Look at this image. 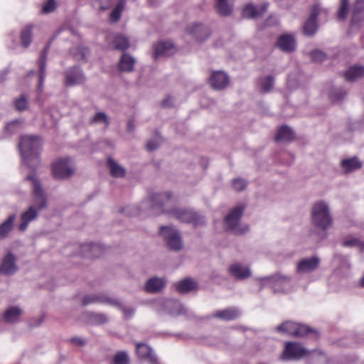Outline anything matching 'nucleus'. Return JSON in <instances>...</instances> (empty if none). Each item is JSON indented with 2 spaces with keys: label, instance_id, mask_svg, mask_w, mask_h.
<instances>
[{
  "label": "nucleus",
  "instance_id": "1",
  "mask_svg": "<svg viewBox=\"0 0 364 364\" xmlns=\"http://www.w3.org/2000/svg\"><path fill=\"white\" fill-rule=\"evenodd\" d=\"M42 140L38 136L27 135L20 138L18 147L21 159L31 173H36L41 163Z\"/></svg>",
  "mask_w": 364,
  "mask_h": 364
},
{
  "label": "nucleus",
  "instance_id": "2",
  "mask_svg": "<svg viewBox=\"0 0 364 364\" xmlns=\"http://www.w3.org/2000/svg\"><path fill=\"white\" fill-rule=\"evenodd\" d=\"M276 330L297 338H307L312 341H317L320 337V333L317 329L291 321L282 323L276 327Z\"/></svg>",
  "mask_w": 364,
  "mask_h": 364
},
{
  "label": "nucleus",
  "instance_id": "3",
  "mask_svg": "<svg viewBox=\"0 0 364 364\" xmlns=\"http://www.w3.org/2000/svg\"><path fill=\"white\" fill-rule=\"evenodd\" d=\"M246 208L247 205L245 203H239L225 217L223 224L226 231H230L235 235L238 236L245 235L250 230L248 225H240Z\"/></svg>",
  "mask_w": 364,
  "mask_h": 364
},
{
  "label": "nucleus",
  "instance_id": "4",
  "mask_svg": "<svg viewBox=\"0 0 364 364\" xmlns=\"http://www.w3.org/2000/svg\"><path fill=\"white\" fill-rule=\"evenodd\" d=\"M169 216L183 223L192 224L194 228L203 227L207 224L204 215L191 208H172Z\"/></svg>",
  "mask_w": 364,
  "mask_h": 364
},
{
  "label": "nucleus",
  "instance_id": "5",
  "mask_svg": "<svg viewBox=\"0 0 364 364\" xmlns=\"http://www.w3.org/2000/svg\"><path fill=\"white\" fill-rule=\"evenodd\" d=\"M313 225L322 230H328L333 223L328 205L323 200L315 203L311 209Z\"/></svg>",
  "mask_w": 364,
  "mask_h": 364
},
{
  "label": "nucleus",
  "instance_id": "6",
  "mask_svg": "<svg viewBox=\"0 0 364 364\" xmlns=\"http://www.w3.org/2000/svg\"><path fill=\"white\" fill-rule=\"evenodd\" d=\"M262 282L260 290L265 286L271 288L274 294H288L291 291V277L280 273L259 279Z\"/></svg>",
  "mask_w": 364,
  "mask_h": 364
},
{
  "label": "nucleus",
  "instance_id": "7",
  "mask_svg": "<svg viewBox=\"0 0 364 364\" xmlns=\"http://www.w3.org/2000/svg\"><path fill=\"white\" fill-rule=\"evenodd\" d=\"M26 180L31 181L33 185L32 205L29 208H33L38 213L47 209L48 199L36 173H31L26 176Z\"/></svg>",
  "mask_w": 364,
  "mask_h": 364
},
{
  "label": "nucleus",
  "instance_id": "8",
  "mask_svg": "<svg viewBox=\"0 0 364 364\" xmlns=\"http://www.w3.org/2000/svg\"><path fill=\"white\" fill-rule=\"evenodd\" d=\"M173 195L171 191L151 193L149 196L150 210L156 215L161 214L169 215L171 208H167L168 203L172 199Z\"/></svg>",
  "mask_w": 364,
  "mask_h": 364
},
{
  "label": "nucleus",
  "instance_id": "9",
  "mask_svg": "<svg viewBox=\"0 0 364 364\" xmlns=\"http://www.w3.org/2000/svg\"><path fill=\"white\" fill-rule=\"evenodd\" d=\"M51 172L54 178L65 180L75 174V166L70 157L58 159L51 164Z\"/></svg>",
  "mask_w": 364,
  "mask_h": 364
},
{
  "label": "nucleus",
  "instance_id": "10",
  "mask_svg": "<svg viewBox=\"0 0 364 364\" xmlns=\"http://www.w3.org/2000/svg\"><path fill=\"white\" fill-rule=\"evenodd\" d=\"M159 234L169 250L178 252L183 249V240L178 230L170 226L162 225L159 228Z\"/></svg>",
  "mask_w": 364,
  "mask_h": 364
},
{
  "label": "nucleus",
  "instance_id": "11",
  "mask_svg": "<svg viewBox=\"0 0 364 364\" xmlns=\"http://www.w3.org/2000/svg\"><path fill=\"white\" fill-rule=\"evenodd\" d=\"M309 350L301 343L287 341L285 343L282 358L284 360H299L302 358H306Z\"/></svg>",
  "mask_w": 364,
  "mask_h": 364
},
{
  "label": "nucleus",
  "instance_id": "12",
  "mask_svg": "<svg viewBox=\"0 0 364 364\" xmlns=\"http://www.w3.org/2000/svg\"><path fill=\"white\" fill-rule=\"evenodd\" d=\"M64 85L73 87L84 84L86 81L85 75L79 65H74L63 71Z\"/></svg>",
  "mask_w": 364,
  "mask_h": 364
},
{
  "label": "nucleus",
  "instance_id": "13",
  "mask_svg": "<svg viewBox=\"0 0 364 364\" xmlns=\"http://www.w3.org/2000/svg\"><path fill=\"white\" fill-rule=\"evenodd\" d=\"M320 12L321 8L318 4H316L311 6L310 15L302 26V32L305 36L312 37L316 33L318 28L317 19Z\"/></svg>",
  "mask_w": 364,
  "mask_h": 364
},
{
  "label": "nucleus",
  "instance_id": "14",
  "mask_svg": "<svg viewBox=\"0 0 364 364\" xmlns=\"http://www.w3.org/2000/svg\"><path fill=\"white\" fill-rule=\"evenodd\" d=\"M18 269L17 257L11 251L7 252L0 262V275L11 277L14 275Z\"/></svg>",
  "mask_w": 364,
  "mask_h": 364
},
{
  "label": "nucleus",
  "instance_id": "15",
  "mask_svg": "<svg viewBox=\"0 0 364 364\" xmlns=\"http://www.w3.org/2000/svg\"><path fill=\"white\" fill-rule=\"evenodd\" d=\"M186 31L199 43L205 42L211 35L210 28L199 23H194L191 26L187 27Z\"/></svg>",
  "mask_w": 364,
  "mask_h": 364
},
{
  "label": "nucleus",
  "instance_id": "16",
  "mask_svg": "<svg viewBox=\"0 0 364 364\" xmlns=\"http://www.w3.org/2000/svg\"><path fill=\"white\" fill-rule=\"evenodd\" d=\"M136 353L139 358L146 360L149 364H161L153 348L146 343H136Z\"/></svg>",
  "mask_w": 364,
  "mask_h": 364
},
{
  "label": "nucleus",
  "instance_id": "17",
  "mask_svg": "<svg viewBox=\"0 0 364 364\" xmlns=\"http://www.w3.org/2000/svg\"><path fill=\"white\" fill-rule=\"evenodd\" d=\"M230 82L229 76L223 71H213L208 78V83L215 90H225Z\"/></svg>",
  "mask_w": 364,
  "mask_h": 364
},
{
  "label": "nucleus",
  "instance_id": "18",
  "mask_svg": "<svg viewBox=\"0 0 364 364\" xmlns=\"http://www.w3.org/2000/svg\"><path fill=\"white\" fill-rule=\"evenodd\" d=\"M268 3H264L259 9L253 4L248 3L242 9L241 16L247 19H256L262 17L267 11Z\"/></svg>",
  "mask_w": 364,
  "mask_h": 364
},
{
  "label": "nucleus",
  "instance_id": "19",
  "mask_svg": "<svg viewBox=\"0 0 364 364\" xmlns=\"http://www.w3.org/2000/svg\"><path fill=\"white\" fill-rule=\"evenodd\" d=\"M50 46L51 41L48 42L43 50L41 51L40 56L38 60L39 88L43 87L46 76V62Z\"/></svg>",
  "mask_w": 364,
  "mask_h": 364
},
{
  "label": "nucleus",
  "instance_id": "20",
  "mask_svg": "<svg viewBox=\"0 0 364 364\" xmlns=\"http://www.w3.org/2000/svg\"><path fill=\"white\" fill-rule=\"evenodd\" d=\"M241 316V311L237 307L231 306L223 310L215 311L207 318H215L220 321H230L237 319Z\"/></svg>",
  "mask_w": 364,
  "mask_h": 364
},
{
  "label": "nucleus",
  "instance_id": "21",
  "mask_svg": "<svg viewBox=\"0 0 364 364\" xmlns=\"http://www.w3.org/2000/svg\"><path fill=\"white\" fill-rule=\"evenodd\" d=\"M321 259L316 256L304 258L297 263L296 271L301 274L312 272L319 267Z\"/></svg>",
  "mask_w": 364,
  "mask_h": 364
},
{
  "label": "nucleus",
  "instance_id": "22",
  "mask_svg": "<svg viewBox=\"0 0 364 364\" xmlns=\"http://www.w3.org/2000/svg\"><path fill=\"white\" fill-rule=\"evenodd\" d=\"M275 46L284 53H291L295 50L296 43L293 35L282 34L278 37Z\"/></svg>",
  "mask_w": 364,
  "mask_h": 364
},
{
  "label": "nucleus",
  "instance_id": "23",
  "mask_svg": "<svg viewBox=\"0 0 364 364\" xmlns=\"http://www.w3.org/2000/svg\"><path fill=\"white\" fill-rule=\"evenodd\" d=\"M114 299L102 293L85 294L82 298V306H85L95 303L112 306Z\"/></svg>",
  "mask_w": 364,
  "mask_h": 364
},
{
  "label": "nucleus",
  "instance_id": "24",
  "mask_svg": "<svg viewBox=\"0 0 364 364\" xmlns=\"http://www.w3.org/2000/svg\"><path fill=\"white\" fill-rule=\"evenodd\" d=\"M175 48L171 41H159L154 46L153 58L156 60L160 57H167L173 55L172 51Z\"/></svg>",
  "mask_w": 364,
  "mask_h": 364
},
{
  "label": "nucleus",
  "instance_id": "25",
  "mask_svg": "<svg viewBox=\"0 0 364 364\" xmlns=\"http://www.w3.org/2000/svg\"><path fill=\"white\" fill-rule=\"evenodd\" d=\"M296 139L294 131L288 125L283 124L280 126L275 134L274 141L276 142L291 143Z\"/></svg>",
  "mask_w": 364,
  "mask_h": 364
},
{
  "label": "nucleus",
  "instance_id": "26",
  "mask_svg": "<svg viewBox=\"0 0 364 364\" xmlns=\"http://www.w3.org/2000/svg\"><path fill=\"white\" fill-rule=\"evenodd\" d=\"M214 9L219 16H230L233 11L234 0H215Z\"/></svg>",
  "mask_w": 364,
  "mask_h": 364
},
{
  "label": "nucleus",
  "instance_id": "27",
  "mask_svg": "<svg viewBox=\"0 0 364 364\" xmlns=\"http://www.w3.org/2000/svg\"><path fill=\"white\" fill-rule=\"evenodd\" d=\"M230 274L237 280H245L252 275L249 267L242 266L239 263H235L228 268Z\"/></svg>",
  "mask_w": 364,
  "mask_h": 364
},
{
  "label": "nucleus",
  "instance_id": "28",
  "mask_svg": "<svg viewBox=\"0 0 364 364\" xmlns=\"http://www.w3.org/2000/svg\"><path fill=\"white\" fill-rule=\"evenodd\" d=\"M38 215V213L36 212V210H33V208H29L23 211L21 216L20 220L21 223L18 225V230L19 232H25L29 223L37 219Z\"/></svg>",
  "mask_w": 364,
  "mask_h": 364
},
{
  "label": "nucleus",
  "instance_id": "29",
  "mask_svg": "<svg viewBox=\"0 0 364 364\" xmlns=\"http://www.w3.org/2000/svg\"><path fill=\"white\" fill-rule=\"evenodd\" d=\"M166 281L156 277L149 279L144 287L146 292L156 294L160 292L165 287Z\"/></svg>",
  "mask_w": 364,
  "mask_h": 364
},
{
  "label": "nucleus",
  "instance_id": "30",
  "mask_svg": "<svg viewBox=\"0 0 364 364\" xmlns=\"http://www.w3.org/2000/svg\"><path fill=\"white\" fill-rule=\"evenodd\" d=\"M198 289V284L193 281L192 278L187 277L179 281L176 284V289L181 294H188L191 291H196Z\"/></svg>",
  "mask_w": 364,
  "mask_h": 364
},
{
  "label": "nucleus",
  "instance_id": "31",
  "mask_svg": "<svg viewBox=\"0 0 364 364\" xmlns=\"http://www.w3.org/2000/svg\"><path fill=\"white\" fill-rule=\"evenodd\" d=\"M107 166L109 170L111 176L115 178H124L127 173L126 169L119 165L114 159L109 157L107 160Z\"/></svg>",
  "mask_w": 364,
  "mask_h": 364
},
{
  "label": "nucleus",
  "instance_id": "32",
  "mask_svg": "<svg viewBox=\"0 0 364 364\" xmlns=\"http://www.w3.org/2000/svg\"><path fill=\"white\" fill-rule=\"evenodd\" d=\"M305 363L328 364L327 356L324 353L317 350H309L305 358Z\"/></svg>",
  "mask_w": 364,
  "mask_h": 364
},
{
  "label": "nucleus",
  "instance_id": "33",
  "mask_svg": "<svg viewBox=\"0 0 364 364\" xmlns=\"http://www.w3.org/2000/svg\"><path fill=\"white\" fill-rule=\"evenodd\" d=\"M341 166L345 173H350L362 168L363 164L357 156L344 159L341 161Z\"/></svg>",
  "mask_w": 364,
  "mask_h": 364
},
{
  "label": "nucleus",
  "instance_id": "34",
  "mask_svg": "<svg viewBox=\"0 0 364 364\" xmlns=\"http://www.w3.org/2000/svg\"><path fill=\"white\" fill-rule=\"evenodd\" d=\"M22 310L17 306L9 307L3 314V320L8 323H15L19 321Z\"/></svg>",
  "mask_w": 364,
  "mask_h": 364
},
{
  "label": "nucleus",
  "instance_id": "35",
  "mask_svg": "<svg viewBox=\"0 0 364 364\" xmlns=\"http://www.w3.org/2000/svg\"><path fill=\"white\" fill-rule=\"evenodd\" d=\"M161 306L164 311L171 316H177L183 314V306L177 301L172 299L164 300Z\"/></svg>",
  "mask_w": 364,
  "mask_h": 364
},
{
  "label": "nucleus",
  "instance_id": "36",
  "mask_svg": "<svg viewBox=\"0 0 364 364\" xmlns=\"http://www.w3.org/2000/svg\"><path fill=\"white\" fill-rule=\"evenodd\" d=\"M135 59L127 53H122L118 63V68L122 72L131 73L134 70Z\"/></svg>",
  "mask_w": 364,
  "mask_h": 364
},
{
  "label": "nucleus",
  "instance_id": "37",
  "mask_svg": "<svg viewBox=\"0 0 364 364\" xmlns=\"http://www.w3.org/2000/svg\"><path fill=\"white\" fill-rule=\"evenodd\" d=\"M346 80L348 82H355L364 77L363 65H352L344 73Z\"/></svg>",
  "mask_w": 364,
  "mask_h": 364
},
{
  "label": "nucleus",
  "instance_id": "38",
  "mask_svg": "<svg viewBox=\"0 0 364 364\" xmlns=\"http://www.w3.org/2000/svg\"><path fill=\"white\" fill-rule=\"evenodd\" d=\"M110 44L113 49L122 51L126 50L130 46L129 38L120 33L114 35Z\"/></svg>",
  "mask_w": 364,
  "mask_h": 364
},
{
  "label": "nucleus",
  "instance_id": "39",
  "mask_svg": "<svg viewBox=\"0 0 364 364\" xmlns=\"http://www.w3.org/2000/svg\"><path fill=\"white\" fill-rule=\"evenodd\" d=\"M90 53V49L87 47L81 46L73 47L70 50V53L73 59L78 62L87 63Z\"/></svg>",
  "mask_w": 364,
  "mask_h": 364
},
{
  "label": "nucleus",
  "instance_id": "40",
  "mask_svg": "<svg viewBox=\"0 0 364 364\" xmlns=\"http://www.w3.org/2000/svg\"><path fill=\"white\" fill-rule=\"evenodd\" d=\"M33 26L32 24H28L21 31V45L24 48H28L33 41Z\"/></svg>",
  "mask_w": 364,
  "mask_h": 364
},
{
  "label": "nucleus",
  "instance_id": "41",
  "mask_svg": "<svg viewBox=\"0 0 364 364\" xmlns=\"http://www.w3.org/2000/svg\"><path fill=\"white\" fill-rule=\"evenodd\" d=\"M348 95V91L342 87H333L328 92V97L333 103H341Z\"/></svg>",
  "mask_w": 364,
  "mask_h": 364
},
{
  "label": "nucleus",
  "instance_id": "42",
  "mask_svg": "<svg viewBox=\"0 0 364 364\" xmlns=\"http://www.w3.org/2000/svg\"><path fill=\"white\" fill-rule=\"evenodd\" d=\"M16 215L11 214L8 218L0 224V238H6L13 230Z\"/></svg>",
  "mask_w": 364,
  "mask_h": 364
},
{
  "label": "nucleus",
  "instance_id": "43",
  "mask_svg": "<svg viewBox=\"0 0 364 364\" xmlns=\"http://www.w3.org/2000/svg\"><path fill=\"white\" fill-rule=\"evenodd\" d=\"M112 306L117 307L122 312L124 318L125 320H129L132 318L134 316L136 311V309L134 307L125 306L124 305L122 304L120 300L115 298L114 299Z\"/></svg>",
  "mask_w": 364,
  "mask_h": 364
},
{
  "label": "nucleus",
  "instance_id": "44",
  "mask_svg": "<svg viewBox=\"0 0 364 364\" xmlns=\"http://www.w3.org/2000/svg\"><path fill=\"white\" fill-rule=\"evenodd\" d=\"M126 5V0H118L117 5L113 9L109 16V21L112 23H117L122 16V13L123 12Z\"/></svg>",
  "mask_w": 364,
  "mask_h": 364
},
{
  "label": "nucleus",
  "instance_id": "45",
  "mask_svg": "<svg viewBox=\"0 0 364 364\" xmlns=\"http://www.w3.org/2000/svg\"><path fill=\"white\" fill-rule=\"evenodd\" d=\"M349 11V0H340V6L336 14V21L343 22L346 20Z\"/></svg>",
  "mask_w": 364,
  "mask_h": 364
},
{
  "label": "nucleus",
  "instance_id": "46",
  "mask_svg": "<svg viewBox=\"0 0 364 364\" xmlns=\"http://www.w3.org/2000/svg\"><path fill=\"white\" fill-rule=\"evenodd\" d=\"M88 323L92 325H101L107 322V318L102 313L88 312L86 315Z\"/></svg>",
  "mask_w": 364,
  "mask_h": 364
},
{
  "label": "nucleus",
  "instance_id": "47",
  "mask_svg": "<svg viewBox=\"0 0 364 364\" xmlns=\"http://www.w3.org/2000/svg\"><path fill=\"white\" fill-rule=\"evenodd\" d=\"M363 23L364 13L352 11L350 28L353 30H359L363 26Z\"/></svg>",
  "mask_w": 364,
  "mask_h": 364
},
{
  "label": "nucleus",
  "instance_id": "48",
  "mask_svg": "<svg viewBox=\"0 0 364 364\" xmlns=\"http://www.w3.org/2000/svg\"><path fill=\"white\" fill-rule=\"evenodd\" d=\"M13 103L15 109L21 112L26 111L28 108V100L23 94L15 98Z\"/></svg>",
  "mask_w": 364,
  "mask_h": 364
},
{
  "label": "nucleus",
  "instance_id": "49",
  "mask_svg": "<svg viewBox=\"0 0 364 364\" xmlns=\"http://www.w3.org/2000/svg\"><path fill=\"white\" fill-rule=\"evenodd\" d=\"M274 83V78L272 75L266 76L263 81L261 82L260 90L262 93H268L269 92L273 87Z\"/></svg>",
  "mask_w": 364,
  "mask_h": 364
},
{
  "label": "nucleus",
  "instance_id": "50",
  "mask_svg": "<svg viewBox=\"0 0 364 364\" xmlns=\"http://www.w3.org/2000/svg\"><path fill=\"white\" fill-rule=\"evenodd\" d=\"M112 364H129V358L126 351L117 352L112 360Z\"/></svg>",
  "mask_w": 364,
  "mask_h": 364
},
{
  "label": "nucleus",
  "instance_id": "51",
  "mask_svg": "<svg viewBox=\"0 0 364 364\" xmlns=\"http://www.w3.org/2000/svg\"><path fill=\"white\" fill-rule=\"evenodd\" d=\"M101 122L105 123L107 126L109 124V121L107 115L102 112H97L95 115L90 119V124Z\"/></svg>",
  "mask_w": 364,
  "mask_h": 364
},
{
  "label": "nucleus",
  "instance_id": "52",
  "mask_svg": "<svg viewBox=\"0 0 364 364\" xmlns=\"http://www.w3.org/2000/svg\"><path fill=\"white\" fill-rule=\"evenodd\" d=\"M313 62L322 63L327 59V55L321 50L315 49L309 53Z\"/></svg>",
  "mask_w": 364,
  "mask_h": 364
},
{
  "label": "nucleus",
  "instance_id": "53",
  "mask_svg": "<svg viewBox=\"0 0 364 364\" xmlns=\"http://www.w3.org/2000/svg\"><path fill=\"white\" fill-rule=\"evenodd\" d=\"M101 247L100 245L96 243H90L87 245H83L82 246V250H90V253L85 254V257H98L99 255L94 253L96 250H100Z\"/></svg>",
  "mask_w": 364,
  "mask_h": 364
},
{
  "label": "nucleus",
  "instance_id": "54",
  "mask_svg": "<svg viewBox=\"0 0 364 364\" xmlns=\"http://www.w3.org/2000/svg\"><path fill=\"white\" fill-rule=\"evenodd\" d=\"M247 185V181L242 178H234L232 182L233 189L238 192L244 191Z\"/></svg>",
  "mask_w": 364,
  "mask_h": 364
},
{
  "label": "nucleus",
  "instance_id": "55",
  "mask_svg": "<svg viewBox=\"0 0 364 364\" xmlns=\"http://www.w3.org/2000/svg\"><path fill=\"white\" fill-rule=\"evenodd\" d=\"M120 212L127 215L132 216L139 214L140 210L138 207L128 206L126 208H121Z\"/></svg>",
  "mask_w": 364,
  "mask_h": 364
},
{
  "label": "nucleus",
  "instance_id": "56",
  "mask_svg": "<svg viewBox=\"0 0 364 364\" xmlns=\"http://www.w3.org/2000/svg\"><path fill=\"white\" fill-rule=\"evenodd\" d=\"M56 8V3L55 0H48L43 5L42 11L44 14H49L53 11Z\"/></svg>",
  "mask_w": 364,
  "mask_h": 364
},
{
  "label": "nucleus",
  "instance_id": "57",
  "mask_svg": "<svg viewBox=\"0 0 364 364\" xmlns=\"http://www.w3.org/2000/svg\"><path fill=\"white\" fill-rule=\"evenodd\" d=\"M68 341L70 343L80 347L84 346L86 344V341L85 340L77 336L70 338Z\"/></svg>",
  "mask_w": 364,
  "mask_h": 364
},
{
  "label": "nucleus",
  "instance_id": "58",
  "mask_svg": "<svg viewBox=\"0 0 364 364\" xmlns=\"http://www.w3.org/2000/svg\"><path fill=\"white\" fill-rule=\"evenodd\" d=\"M360 244V240L358 238H349L343 241V245L345 247H356Z\"/></svg>",
  "mask_w": 364,
  "mask_h": 364
},
{
  "label": "nucleus",
  "instance_id": "59",
  "mask_svg": "<svg viewBox=\"0 0 364 364\" xmlns=\"http://www.w3.org/2000/svg\"><path fill=\"white\" fill-rule=\"evenodd\" d=\"M18 124V120H13L6 124L5 130L9 134H13L15 132L16 127Z\"/></svg>",
  "mask_w": 364,
  "mask_h": 364
},
{
  "label": "nucleus",
  "instance_id": "60",
  "mask_svg": "<svg viewBox=\"0 0 364 364\" xmlns=\"http://www.w3.org/2000/svg\"><path fill=\"white\" fill-rule=\"evenodd\" d=\"M160 145L161 144L159 142H158L156 140L151 139V140H149L148 141V143L146 144V149L149 151H153L156 150L158 148H159Z\"/></svg>",
  "mask_w": 364,
  "mask_h": 364
},
{
  "label": "nucleus",
  "instance_id": "61",
  "mask_svg": "<svg viewBox=\"0 0 364 364\" xmlns=\"http://www.w3.org/2000/svg\"><path fill=\"white\" fill-rule=\"evenodd\" d=\"M353 11L364 13V0H356Z\"/></svg>",
  "mask_w": 364,
  "mask_h": 364
},
{
  "label": "nucleus",
  "instance_id": "62",
  "mask_svg": "<svg viewBox=\"0 0 364 364\" xmlns=\"http://www.w3.org/2000/svg\"><path fill=\"white\" fill-rule=\"evenodd\" d=\"M161 105L163 107H166V108L173 107L174 106V104H173V100L172 97L171 96L166 97L165 99H164L161 101Z\"/></svg>",
  "mask_w": 364,
  "mask_h": 364
},
{
  "label": "nucleus",
  "instance_id": "63",
  "mask_svg": "<svg viewBox=\"0 0 364 364\" xmlns=\"http://www.w3.org/2000/svg\"><path fill=\"white\" fill-rule=\"evenodd\" d=\"M11 71L10 65L0 71V83L4 82L7 79V75Z\"/></svg>",
  "mask_w": 364,
  "mask_h": 364
},
{
  "label": "nucleus",
  "instance_id": "64",
  "mask_svg": "<svg viewBox=\"0 0 364 364\" xmlns=\"http://www.w3.org/2000/svg\"><path fill=\"white\" fill-rule=\"evenodd\" d=\"M127 130L128 132L132 133L135 130V124L134 119H129L127 122Z\"/></svg>",
  "mask_w": 364,
  "mask_h": 364
}]
</instances>
